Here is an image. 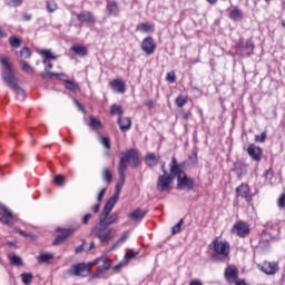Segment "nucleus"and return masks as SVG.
Returning a JSON list of instances; mask_svg holds the SVG:
<instances>
[{
	"mask_svg": "<svg viewBox=\"0 0 285 285\" xmlns=\"http://www.w3.org/2000/svg\"><path fill=\"white\" fill-rule=\"evenodd\" d=\"M0 65L2 67L1 79L11 90L16 92L18 99H26V90L17 85V76L12 70V65H10V58L1 57Z\"/></svg>",
	"mask_w": 285,
	"mask_h": 285,
	"instance_id": "3",
	"label": "nucleus"
},
{
	"mask_svg": "<svg viewBox=\"0 0 285 285\" xmlns=\"http://www.w3.org/2000/svg\"><path fill=\"white\" fill-rule=\"evenodd\" d=\"M57 10V6L51 7L50 2H47V11L52 13Z\"/></svg>",
	"mask_w": 285,
	"mask_h": 285,
	"instance_id": "55",
	"label": "nucleus"
},
{
	"mask_svg": "<svg viewBox=\"0 0 285 285\" xmlns=\"http://www.w3.org/2000/svg\"><path fill=\"white\" fill-rule=\"evenodd\" d=\"M20 57H23L24 59H30V57H32V51L30 50V48L24 47L20 50Z\"/></svg>",
	"mask_w": 285,
	"mask_h": 285,
	"instance_id": "37",
	"label": "nucleus"
},
{
	"mask_svg": "<svg viewBox=\"0 0 285 285\" xmlns=\"http://www.w3.org/2000/svg\"><path fill=\"white\" fill-rule=\"evenodd\" d=\"M106 9L109 17H119V6H117V2H107Z\"/></svg>",
	"mask_w": 285,
	"mask_h": 285,
	"instance_id": "21",
	"label": "nucleus"
},
{
	"mask_svg": "<svg viewBox=\"0 0 285 285\" xmlns=\"http://www.w3.org/2000/svg\"><path fill=\"white\" fill-rule=\"evenodd\" d=\"M171 175H176V190H185L186 193L195 190V178L184 171L181 164L177 163L175 157H171Z\"/></svg>",
	"mask_w": 285,
	"mask_h": 285,
	"instance_id": "4",
	"label": "nucleus"
},
{
	"mask_svg": "<svg viewBox=\"0 0 285 285\" xmlns=\"http://www.w3.org/2000/svg\"><path fill=\"white\" fill-rule=\"evenodd\" d=\"M189 159L193 161V164H197V151H194Z\"/></svg>",
	"mask_w": 285,
	"mask_h": 285,
	"instance_id": "59",
	"label": "nucleus"
},
{
	"mask_svg": "<svg viewBox=\"0 0 285 285\" xmlns=\"http://www.w3.org/2000/svg\"><path fill=\"white\" fill-rule=\"evenodd\" d=\"M176 175H173L171 163L169 164V174H163L158 177L156 188L159 193H170L173 180Z\"/></svg>",
	"mask_w": 285,
	"mask_h": 285,
	"instance_id": "6",
	"label": "nucleus"
},
{
	"mask_svg": "<svg viewBox=\"0 0 285 285\" xmlns=\"http://www.w3.org/2000/svg\"><path fill=\"white\" fill-rule=\"evenodd\" d=\"M235 285H248L245 279L236 281Z\"/></svg>",
	"mask_w": 285,
	"mask_h": 285,
	"instance_id": "63",
	"label": "nucleus"
},
{
	"mask_svg": "<svg viewBox=\"0 0 285 285\" xmlns=\"http://www.w3.org/2000/svg\"><path fill=\"white\" fill-rule=\"evenodd\" d=\"M23 21H30V19H32V14H30V13H26V14H23Z\"/></svg>",
	"mask_w": 285,
	"mask_h": 285,
	"instance_id": "62",
	"label": "nucleus"
},
{
	"mask_svg": "<svg viewBox=\"0 0 285 285\" xmlns=\"http://www.w3.org/2000/svg\"><path fill=\"white\" fill-rule=\"evenodd\" d=\"M57 233H61V235H58L56 237V239L53 240V246H59V245L63 244V242H66V239H68V237H70V235H75V229H72V228L66 229V228L58 227Z\"/></svg>",
	"mask_w": 285,
	"mask_h": 285,
	"instance_id": "11",
	"label": "nucleus"
},
{
	"mask_svg": "<svg viewBox=\"0 0 285 285\" xmlns=\"http://www.w3.org/2000/svg\"><path fill=\"white\" fill-rule=\"evenodd\" d=\"M99 208H101V203H97L96 205H94L91 207L92 213H95V215H97V213H99Z\"/></svg>",
	"mask_w": 285,
	"mask_h": 285,
	"instance_id": "54",
	"label": "nucleus"
},
{
	"mask_svg": "<svg viewBox=\"0 0 285 285\" xmlns=\"http://www.w3.org/2000/svg\"><path fill=\"white\" fill-rule=\"evenodd\" d=\"M102 179L104 181H107V184H110L112 181V174L108 168L102 169Z\"/></svg>",
	"mask_w": 285,
	"mask_h": 285,
	"instance_id": "31",
	"label": "nucleus"
},
{
	"mask_svg": "<svg viewBox=\"0 0 285 285\" xmlns=\"http://www.w3.org/2000/svg\"><path fill=\"white\" fill-rule=\"evenodd\" d=\"M130 237V233L124 232L122 236L112 245L111 250H115L116 248H119L121 244H125L126 240Z\"/></svg>",
	"mask_w": 285,
	"mask_h": 285,
	"instance_id": "25",
	"label": "nucleus"
},
{
	"mask_svg": "<svg viewBox=\"0 0 285 285\" xmlns=\"http://www.w3.org/2000/svg\"><path fill=\"white\" fill-rule=\"evenodd\" d=\"M117 204L114 199H108L105 204L100 215L98 224L95 225L90 230V237H96L99 239L100 244H108L112 239V224H117L119 219V213H112ZM110 213H112L110 215Z\"/></svg>",
	"mask_w": 285,
	"mask_h": 285,
	"instance_id": "1",
	"label": "nucleus"
},
{
	"mask_svg": "<svg viewBox=\"0 0 285 285\" xmlns=\"http://www.w3.org/2000/svg\"><path fill=\"white\" fill-rule=\"evenodd\" d=\"M90 219H92V214H86V215L81 218V223L86 226V225H88V222H90Z\"/></svg>",
	"mask_w": 285,
	"mask_h": 285,
	"instance_id": "48",
	"label": "nucleus"
},
{
	"mask_svg": "<svg viewBox=\"0 0 285 285\" xmlns=\"http://www.w3.org/2000/svg\"><path fill=\"white\" fill-rule=\"evenodd\" d=\"M175 101H176V106H178V108H184V106H186V104H188V100L186 98H183L181 96H178Z\"/></svg>",
	"mask_w": 285,
	"mask_h": 285,
	"instance_id": "40",
	"label": "nucleus"
},
{
	"mask_svg": "<svg viewBox=\"0 0 285 285\" xmlns=\"http://www.w3.org/2000/svg\"><path fill=\"white\" fill-rule=\"evenodd\" d=\"M137 253H135L134 250H129L125 254V261L126 262H130V259H134V257H137Z\"/></svg>",
	"mask_w": 285,
	"mask_h": 285,
	"instance_id": "41",
	"label": "nucleus"
},
{
	"mask_svg": "<svg viewBox=\"0 0 285 285\" xmlns=\"http://www.w3.org/2000/svg\"><path fill=\"white\" fill-rule=\"evenodd\" d=\"M18 233H19V235H22V237H29L33 242H35V239H37V236L35 234H28V233L23 232L22 229H18Z\"/></svg>",
	"mask_w": 285,
	"mask_h": 285,
	"instance_id": "43",
	"label": "nucleus"
},
{
	"mask_svg": "<svg viewBox=\"0 0 285 285\" xmlns=\"http://www.w3.org/2000/svg\"><path fill=\"white\" fill-rule=\"evenodd\" d=\"M53 181L57 184V186H63V184H66V178L63 175H56L53 177Z\"/></svg>",
	"mask_w": 285,
	"mask_h": 285,
	"instance_id": "39",
	"label": "nucleus"
},
{
	"mask_svg": "<svg viewBox=\"0 0 285 285\" xmlns=\"http://www.w3.org/2000/svg\"><path fill=\"white\" fill-rule=\"evenodd\" d=\"M144 217H146V212L137 208L135 209L130 215L129 218L132 219V222H139Z\"/></svg>",
	"mask_w": 285,
	"mask_h": 285,
	"instance_id": "22",
	"label": "nucleus"
},
{
	"mask_svg": "<svg viewBox=\"0 0 285 285\" xmlns=\"http://www.w3.org/2000/svg\"><path fill=\"white\" fill-rule=\"evenodd\" d=\"M110 112L111 115H124V109L119 105H112Z\"/></svg>",
	"mask_w": 285,
	"mask_h": 285,
	"instance_id": "38",
	"label": "nucleus"
},
{
	"mask_svg": "<svg viewBox=\"0 0 285 285\" xmlns=\"http://www.w3.org/2000/svg\"><path fill=\"white\" fill-rule=\"evenodd\" d=\"M233 230H235L238 237H248V235L250 234V228L248 227V224L244 222L236 223L233 226Z\"/></svg>",
	"mask_w": 285,
	"mask_h": 285,
	"instance_id": "14",
	"label": "nucleus"
},
{
	"mask_svg": "<svg viewBox=\"0 0 285 285\" xmlns=\"http://www.w3.org/2000/svg\"><path fill=\"white\" fill-rule=\"evenodd\" d=\"M229 19H232L233 21H237V20L242 19V11L239 9H234L229 13Z\"/></svg>",
	"mask_w": 285,
	"mask_h": 285,
	"instance_id": "35",
	"label": "nucleus"
},
{
	"mask_svg": "<svg viewBox=\"0 0 285 285\" xmlns=\"http://www.w3.org/2000/svg\"><path fill=\"white\" fill-rule=\"evenodd\" d=\"M181 226H184V218H181V219L171 228V235H177V233H181Z\"/></svg>",
	"mask_w": 285,
	"mask_h": 285,
	"instance_id": "36",
	"label": "nucleus"
},
{
	"mask_svg": "<svg viewBox=\"0 0 285 285\" xmlns=\"http://www.w3.org/2000/svg\"><path fill=\"white\" fill-rule=\"evenodd\" d=\"M255 139H256V141L264 144V141H266V132H262L261 136H256Z\"/></svg>",
	"mask_w": 285,
	"mask_h": 285,
	"instance_id": "51",
	"label": "nucleus"
},
{
	"mask_svg": "<svg viewBox=\"0 0 285 285\" xmlns=\"http://www.w3.org/2000/svg\"><path fill=\"white\" fill-rule=\"evenodd\" d=\"M247 154L253 159V161H262L263 150L261 147H257L255 144H249L247 147Z\"/></svg>",
	"mask_w": 285,
	"mask_h": 285,
	"instance_id": "13",
	"label": "nucleus"
},
{
	"mask_svg": "<svg viewBox=\"0 0 285 285\" xmlns=\"http://www.w3.org/2000/svg\"><path fill=\"white\" fill-rule=\"evenodd\" d=\"M23 3V0H11V6L14 8L21 6Z\"/></svg>",
	"mask_w": 285,
	"mask_h": 285,
	"instance_id": "56",
	"label": "nucleus"
},
{
	"mask_svg": "<svg viewBox=\"0 0 285 285\" xmlns=\"http://www.w3.org/2000/svg\"><path fill=\"white\" fill-rule=\"evenodd\" d=\"M110 86L115 92L124 94L126 92V82L124 80H112Z\"/></svg>",
	"mask_w": 285,
	"mask_h": 285,
	"instance_id": "19",
	"label": "nucleus"
},
{
	"mask_svg": "<svg viewBox=\"0 0 285 285\" xmlns=\"http://www.w3.org/2000/svg\"><path fill=\"white\" fill-rule=\"evenodd\" d=\"M209 248L216 253L213 255L216 262H226L230 255V244L226 240L219 242V238H215L209 245Z\"/></svg>",
	"mask_w": 285,
	"mask_h": 285,
	"instance_id": "5",
	"label": "nucleus"
},
{
	"mask_svg": "<svg viewBox=\"0 0 285 285\" xmlns=\"http://www.w3.org/2000/svg\"><path fill=\"white\" fill-rule=\"evenodd\" d=\"M117 124L122 132L130 130V127L132 126V121L128 117L126 118L119 117Z\"/></svg>",
	"mask_w": 285,
	"mask_h": 285,
	"instance_id": "20",
	"label": "nucleus"
},
{
	"mask_svg": "<svg viewBox=\"0 0 285 285\" xmlns=\"http://www.w3.org/2000/svg\"><path fill=\"white\" fill-rule=\"evenodd\" d=\"M0 209L2 210V213H0V222L6 224V226H12L14 219L12 212L8 210V207L2 204H0Z\"/></svg>",
	"mask_w": 285,
	"mask_h": 285,
	"instance_id": "12",
	"label": "nucleus"
},
{
	"mask_svg": "<svg viewBox=\"0 0 285 285\" xmlns=\"http://www.w3.org/2000/svg\"><path fill=\"white\" fill-rule=\"evenodd\" d=\"M106 195V188H102L99 193H98V196H97V202L98 204H101L104 202V197Z\"/></svg>",
	"mask_w": 285,
	"mask_h": 285,
	"instance_id": "45",
	"label": "nucleus"
},
{
	"mask_svg": "<svg viewBox=\"0 0 285 285\" xmlns=\"http://www.w3.org/2000/svg\"><path fill=\"white\" fill-rule=\"evenodd\" d=\"M90 271H92V263H78L67 269V275L70 277H87V275H90Z\"/></svg>",
	"mask_w": 285,
	"mask_h": 285,
	"instance_id": "7",
	"label": "nucleus"
},
{
	"mask_svg": "<svg viewBox=\"0 0 285 285\" xmlns=\"http://www.w3.org/2000/svg\"><path fill=\"white\" fill-rule=\"evenodd\" d=\"M140 48L145 55H155V50H157V43L153 37H146L140 45Z\"/></svg>",
	"mask_w": 285,
	"mask_h": 285,
	"instance_id": "10",
	"label": "nucleus"
},
{
	"mask_svg": "<svg viewBox=\"0 0 285 285\" xmlns=\"http://www.w3.org/2000/svg\"><path fill=\"white\" fill-rule=\"evenodd\" d=\"M37 259H38V262H39L40 264H46V263L50 262V259H55V255L41 253V254L37 257Z\"/></svg>",
	"mask_w": 285,
	"mask_h": 285,
	"instance_id": "26",
	"label": "nucleus"
},
{
	"mask_svg": "<svg viewBox=\"0 0 285 285\" xmlns=\"http://www.w3.org/2000/svg\"><path fill=\"white\" fill-rule=\"evenodd\" d=\"M71 50L75 55H78V57H86V55H88V49L83 46L75 45L71 47Z\"/></svg>",
	"mask_w": 285,
	"mask_h": 285,
	"instance_id": "23",
	"label": "nucleus"
},
{
	"mask_svg": "<svg viewBox=\"0 0 285 285\" xmlns=\"http://www.w3.org/2000/svg\"><path fill=\"white\" fill-rule=\"evenodd\" d=\"M46 75L48 77H60V81H62L65 83V88L67 90H70V92H75V90H77L79 88V85H77V82H75L73 80H68V79H63L66 77H68L66 73H58V72H53V71H47Z\"/></svg>",
	"mask_w": 285,
	"mask_h": 285,
	"instance_id": "9",
	"label": "nucleus"
},
{
	"mask_svg": "<svg viewBox=\"0 0 285 285\" xmlns=\"http://www.w3.org/2000/svg\"><path fill=\"white\" fill-rule=\"evenodd\" d=\"M86 245H87V243H86V240H83L80 246L75 248V253L76 254L83 253V250H86Z\"/></svg>",
	"mask_w": 285,
	"mask_h": 285,
	"instance_id": "46",
	"label": "nucleus"
},
{
	"mask_svg": "<svg viewBox=\"0 0 285 285\" xmlns=\"http://www.w3.org/2000/svg\"><path fill=\"white\" fill-rule=\"evenodd\" d=\"M42 63H43V66H45V70H48V69L50 70V69H52V62H50V61L43 59V60H42Z\"/></svg>",
	"mask_w": 285,
	"mask_h": 285,
	"instance_id": "52",
	"label": "nucleus"
},
{
	"mask_svg": "<svg viewBox=\"0 0 285 285\" xmlns=\"http://www.w3.org/2000/svg\"><path fill=\"white\" fill-rule=\"evenodd\" d=\"M166 80L169 83H175V81H177V77L175 76V72H168L166 76Z\"/></svg>",
	"mask_w": 285,
	"mask_h": 285,
	"instance_id": "42",
	"label": "nucleus"
},
{
	"mask_svg": "<svg viewBox=\"0 0 285 285\" xmlns=\"http://www.w3.org/2000/svg\"><path fill=\"white\" fill-rule=\"evenodd\" d=\"M249 193H250V188L246 184H242L236 188L237 197H243L244 199H246V202H252Z\"/></svg>",
	"mask_w": 285,
	"mask_h": 285,
	"instance_id": "15",
	"label": "nucleus"
},
{
	"mask_svg": "<svg viewBox=\"0 0 285 285\" xmlns=\"http://www.w3.org/2000/svg\"><path fill=\"white\" fill-rule=\"evenodd\" d=\"M112 266V262L111 261H106L99 268H98V274L97 275H101L104 273H106L107 271H110V267Z\"/></svg>",
	"mask_w": 285,
	"mask_h": 285,
	"instance_id": "28",
	"label": "nucleus"
},
{
	"mask_svg": "<svg viewBox=\"0 0 285 285\" xmlns=\"http://www.w3.org/2000/svg\"><path fill=\"white\" fill-rule=\"evenodd\" d=\"M258 271L265 273V275H277L279 273V264L277 262L265 261L257 265Z\"/></svg>",
	"mask_w": 285,
	"mask_h": 285,
	"instance_id": "8",
	"label": "nucleus"
},
{
	"mask_svg": "<svg viewBox=\"0 0 285 285\" xmlns=\"http://www.w3.org/2000/svg\"><path fill=\"white\" fill-rule=\"evenodd\" d=\"M181 119H185V121H188V119H190V112H183Z\"/></svg>",
	"mask_w": 285,
	"mask_h": 285,
	"instance_id": "60",
	"label": "nucleus"
},
{
	"mask_svg": "<svg viewBox=\"0 0 285 285\" xmlns=\"http://www.w3.org/2000/svg\"><path fill=\"white\" fill-rule=\"evenodd\" d=\"M121 155L122 156L119 158L118 164L119 179L116 184V193L112 197L109 198L114 199L116 204L117 202H119V195H121L124 184H126V170H128V165H130L132 168H137L141 164V160L139 159V154L134 148L121 153Z\"/></svg>",
	"mask_w": 285,
	"mask_h": 285,
	"instance_id": "2",
	"label": "nucleus"
},
{
	"mask_svg": "<svg viewBox=\"0 0 285 285\" xmlns=\"http://www.w3.org/2000/svg\"><path fill=\"white\" fill-rule=\"evenodd\" d=\"M278 208H285V194L281 195L277 203Z\"/></svg>",
	"mask_w": 285,
	"mask_h": 285,
	"instance_id": "47",
	"label": "nucleus"
},
{
	"mask_svg": "<svg viewBox=\"0 0 285 285\" xmlns=\"http://www.w3.org/2000/svg\"><path fill=\"white\" fill-rule=\"evenodd\" d=\"M233 170L236 173L238 179H242L248 173L244 163H235Z\"/></svg>",
	"mask_w": 285,
	"mask_h": 285,
	"instance_id": "18",
	"label": "nucleus"
},
{
	"mask_svg": "<svg viewBox=\"0 0 285 285\" xmlns=\"http://www.w3.org/2000/svg\"><path fill=\"white\" fill-rule=\"evenodd\" d=\"M245 48L246 50H249V52H253V49L255 48V46H253V42H246Z\"/></svg>",
	"mask_w": 285,
	"mask_h": 285,
	"instance_id": "58",
	"label": "nucleus"
},
{
	"mask_svg": "<svg viewBox=\"0 0 285 285\" xmlns=\"http://www.w3.org/2000/svg\"><path fill=\"white\" fill-rule=\"evenodd\" d=\"M20 277L26 285L30 284L33 279L32 273H22Z\"/></svg>",
	"mask_w": 285,
	"mask_h": 285,
	"instance_id": "32",
	"label": "nucleus"
},
{
	"mask_svg": "<svg viewBox=\"0 0 285 285\" xmlns=\"http://www.w3.org/2000/svg\"><path fill=\"white\" fill-rule=\"evenodd\" d=\"M9 43L11 48H21V41L17 36H11L9 38Z\"/></svg>",
	"mask_w": 285,
	"mask_h": 285,
	"instance_id": "29",
	"label": "nucleus"
},
{
	"mask_svg": "<svg viewBox=\"0 0 285 285\" xmlns=\"http://www.w3.org/2000/svg\"><path fill=\"white\" fill-rule=\"evenodd\" d=\"M224 275L227 282H233L239 277V272L237 271V267H227Z\"/></svg>",
	"mask_w": 285,
	"mask_h": 285,
	"instance_id": "17",
	"label": "nucleus"
},
{
	"mask_svg": "<svg viewBox=\"0 0 285 285\" xmlns=\"http://www.w3.org/2000/svg\"><path fill=\"white\" fill-rule=\"evenodd\" d=\"M92 248H95V242H91L89 247L86 248L85 250L90 252V250H92Z\"/></svg>",
	"mask_w": 285,
	"mask_h": 285,
	"instance_id": "64",
	"label": "nucleus"
},
{
	"mask_svg": "<svg viewBox=\"0 0 285 285\" xmlns=\"http://www.w3.org/2000/svg\"><path fill=\"white\" fill-rule=\"evenodd\" d=\"M9 261L11 266H23V259H21V256L17 254H10Z\"/></svg>",
	"mask_w": 285,
	"mask_h": 285,
	"instance_id": "24",
	"label": "nucleus"
},
{
	"mask_svg": "<svg viewBox=\"0 0 285 285\" xmlns=\"http://www.w3.org/2000/svg\"><path fill=\"white\" fill-rule=\"evenodd\" d=\"M73 104H75V106L78 108V110H80L81 112H83V106H81V104L79 102V100L73 99Z\"/></svg>",
	"mask_w": 285,
	"mask_h": 285,
	"instance_id": "57",
	"label": "nucleus"
},
{
	"mask_svg": "<svg viewBox=\"0 0 285 285\" xmlns=\"http://www.w3.org/2000/svg\"><path fill=\"white\" fill-rule=\"evenodd\" d=\"M77 19L80 23H95V16L90 11L77 13Z\"/></svg>",
	"mask_w": 285,
	"mask_h": 285,
	"instance_id": "16",
	"label": "nucleus"
},
{
	"mask_svg": "<svg viewBox=\"0 0 285 285\" xmlns=\"http://www.w3.org/2000/svg\"><path fill=\"white\" fill-rule=\"evenodd\" d=\"M40 55H42V57H45L46 61H48L49 59H51L53 61L57 60V56H55L50 49H42L40 51Z\"/></svg>",
	"mask_w": 285,
	"mask_h": 285,
	"instance_id": "27",
	"label": "nucleus"
},
{
	"mask_svg": "<svg viewBox=\"0 0 285 285\" xmlns=\"http://www.w3.org/2000/svg\"><path fill=\"white\" fill-rule=\"evenodd\" d=\"M144 106H146L148 108V110H153V108H155V101H153V100H145L144 101Z\"/></svg>",
	"mask_w": 285,
	"mask_h": 285,
	"instance_id": "50",
	"label": "nucleus"
},
{
	"mask_svg": "<svg viewBox=\"0 0 285 285\" xmlns=\"http://www.w3.org/2000/svg\"><path fill=\"white\" fill-rule=\"evenodd\" d=\"M99 141L101 144V146H104V148H106L107 150H110V138L106 137V136H99Z\"/></svg>",
	"mask_w": 285,
	"mask_h": 285,
	"instance_id": "33",
	"label": "nucleus"
},
{
	"mask_svg": "<svg viewBox=\"0 0 285 285\" xmlns=\"http://www.w3.org/2000/svg\"><path fill=\"white\" fill-rule=\"evenodd\" d=\"M21 63L23 72H30V70H32V67L30 66V63H28V61L22 60Z\"/></svg>",
	"mask_w": 285,
	"mask_h": 285,
	"instance_id": "44",
	"label": "nucleus"
},
{
	"mask_svg": "<svg viewBox=\"0 0 285 285\" xmlns=\"http://www.w3.org/2000/svg\"><path fill=\"white\" fill-rule=\"evenodd\" d=\"M138 30H140V32H153V26H150L148 22H142L140 24H138Z\"/></svg>",
	"mask_w": 285,
	"mask_h": 285,
	"instance_id": "30",
	"label": "nucleus"
},
{
	"mask_svg": "<svg viewBox=\"0 0 285 285\" xmlns=\"http://www.w3.org/2000/svg\"><path fill=\"white\" fill-rule=\"evenodd\" d=\"M274 174H273V168H269L266 173H265V179H273Z\"/></svg>",
	"mask_w": 285,
	"mask_h": 285,
	"instance_id": "53",
	"label": "nucleus"
},
{
	"mask_svg": "<svg viewBox=\"0 0 285 285\" xmlns=\"http://www.w3.org/2000/svg\"><path fill=\"white\" fill-rule=\"evenodd\" d=\"M146 160L147 161H153L154 164H157V156L155 154H147Z\"/></svg>",
	"mask_w": 285,
	"mask_h": 285,
	"instance_id": "49",
	"label": "nucleus"
},
{
	"mask_svg": "<svg viewBox=\"0 0 285 285\" xmlns=\"http://www.w3.org/2000/svg\"><path fill=\"white\" fill-rule=\"evenodd\" d=\"M88 126H90V128H94V130H97L98 128H101V121L97 120V118L95 117H90Z\"/></svg>",
	"mask_w": 285,
	"mask_h": 285,
	"instance_id": "34",
	"label": "nucleus"
},
{
	"mask_svg": "<svg viewBox=\"0 0 285 285\" xmlns=\"http://www.w3.org/2000/svg\"><path fill=\"white\" fill-rule=\"evenodd\" d=\"M161 173H163V175H169L168 170H166V163L161 164Z\"/></svg>",
	"mask_w": 285,
	"mask_h": 285,
	"instance_id": "61",
	"label": "nucleus"
}]
</instances>
